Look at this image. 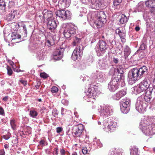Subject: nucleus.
I'll return each mask as SVG.
<instances>
[{
  "mask_svg": "<svg viewBox=\"0 0 155 155\" xmlns=\"http://www.w3.org/2000/svg\"><path fill=\"white\" fill-rule=\"evenodd\" d=\"M91 8L93 9H99L102 8L103 2L102 0H91Z\"/></svg>",
  "mask_w": 155,
  "mask_h": 155,
  "instance_id": "21",
  "label": "nucleus"
},
{
  "mask_svg": "<svg viewBox=\"0 0 155 155\" xmlns=\"http://www.w3.org/2000/svg\"><path fill=\"white\" fill-rule=\"evenodd\" d=\"M107 120L105 119L103 121V123L104 127L103 129L106 132L110 131V132L114 131L116 129L117 126V123L115 122L111 121V118H107Z\"/></svg>",
  "mask_w": 155,
  "mask_h": 155,
  "instance_id": "7",
  "label": "nucleus"
},
{
  "mask_svg": "<svg viewBox=\"0 0 155 155\" xmlns=\"http://www.w3.org/2000/svg\"><path fill=\"white\" fill-rule=\"evenodd\" d=\"M52 115L54 117H55L58 114V112L56 109H54L52 110Z\"/></svg>",
  "mask_w": 155,
  "mask_h": 155,
  "instance_id": "43",
  "label": "nucleus"
},
{
  "mask_svg": "<svg viewBox=\"0 0 155 155\" xmlns=\"http://www.w3.org/2000/svg\"><path fill=\"white\" fill-rule=\"evenodd\" d=\"M61 103L64 105L67 106L68 105V101L65 99H63L61 101Z\"/></svg>",
  "mask_w": 155,
  "mask_h": 155,
  "instance_id": "54",
  "label": "nucleus"
},
{
  "mask_svg": "<svg viewBox=\"0 0 155 155\" xmlns=\"http://www.w3.org/2000/svg\"><path fill=\"white\" fill-rule=\"evenodd\" d=\"M150 12L152 15H155V6L152 8H150Z\"/></svg>",
  "mask_w": 155,
  "mask_h": 155,
  "instance_id": "45",
  "label": "nucleus"
},
{
  "mask_svg": "<svg viewBox=\"0 0 155 155\" xmlns=\"http://www.w3.org/2000/svg\"><path fill=\"white\" fill-rule=\"evenodd\" d=\"M10 124L13 130H15L16 129V121L14 119H12L10 120Z\"/></svg>",
  "mask_w": 155,
  "mask_h": 155,
  "instance_id": "38",
  "label": "nucleus"
},
{
  "mask_svg": "<svg viewBox=\"0 0 155 155\" xmlns=\"http://www.w3.org/2000/svg\"><path fill=\"white\" fill-rule=\"evenodd\" d=\"M113 62L116 63L117 64L118 62V61L117 58H114L113 59Z\"/></svg>",
  "mask_w": 155,
  "mask_h": 155,
  "instance_id": "62",
  "label": "nucleus"
},
{
  "mask_svg": "<svg viewBox=\"0 0 155 155\" xmlns=\"http://www.w3.org/2000/svg\"><path fill=\"white\" fill-rule=\"evenodd\" d=\"M146 47V45H145L144 43H143L141 45L139 48V49L140 50H144L145 49Z\"/></svg>",
  "mask_w": 155,
  "mask_h": 155,
  "instance_id": "52",
  "label": "nucleus"
},
{
  "mask_svg": "<svg viewBox=\"0 0 155 155\" xmlns=\"http://www.w3.org/2000/svg\"><path fill=\"white\" fill-rule=\"evenodd\" d=\"M16 11H14L13 13H12V11L11 13H10L9 14L6 15L7 19L8 21H9L12 20L15 17V15L13 14L14 12H16Z\"/></svg>",
  "mask_w": 155,
  "mask_h": 155,
  "instance_id": "37",
  "label": "nucleus"
},
{
  "mask_svg": "<svg viewBox=\"0 0 155 155\" xmlns=\"http://www.w3.org/2000/svg\"><path fill=\"white\" fill-rule=\"evenodd\" d=\"M54 44V41L51 39L47 40L45 41V45L50 47Z\"/></svg>",
  "mask_w": 155,
  "mask_h": 155,
  "instance_id": "41",
  "label": "nucleus"
},
{
  "mask_svg": "<svg viewBox=\"0 0 155 155\" xmlns=\"http://www.w3.org/2000/svg\"><path fill=\"white\" fill-rule=\"evenodd\" d=\"M59 5H61L63 8L68 7L69 6L70 3V0H59Z\"/></svg>",
  "mask_w": 155,
  "mask_h": 155,
  "instance_id": "28",
  "label": "nucleus"
},
{
  "mask_svg": "<svg viewBox=\"0 0 155 155\" xmlns=\"http://www.w3.org/2000/svg\"><path fill=\"white\" fill-rule=\"evenodd\" d=\"M131 50L130 48L127 46H126L124 49V54L125 59L128 57L131 53Z\"/></svg>",
  "mask_w": 155,
  "mask_h": 155,
  "instance_id": "34",
  "label": "nucleus"
},
{
  "mask_svg": "<svg viewBox=\"0 0 155 155\" xmlns=\"http://www.w3.org/2000/svg\"><path fill=\"white\" fill-rule=\"evenodd\" d=\"M62 128L61 127H58L56 128V132L57 133H59L62 131Z\"/></svg>",
  "mask_w": 155,
  "mask_h": 155,
  "instance_id": "58",
  "label": "nucleus"
},
{
  "mask_svg": "<svg viewBox=\"0 0 155 155\" xmlns=\"http://www.w3.org/2000/svg\"><path fill=\"white\" fill-rule=\"evenodd\" d=\"M122 2V0H114V5L115 6H117L119 5Z\"/></svg>",
  "mask_w": 155,
  "mask_h": 155,
  "instance_id": "47",
  "label": "nucleus"
},
{
  "mask_svg": "<svg viewBox=\"0 0 155 155\" xmlns=\"http://www.w3.org/2000/svg\"><path fill=\"white\" fill-rule=\"evenodd\" d=\"M37 15L38 17H39V18H40L41 20V22H44V21H45V18H44V15H43V16H42V15H40L38 16V15Z\"/></svg>",
  "mask_w": 155,
  "mask_h": 155,
  "instance_id": "57",
  "label": "nucleus"
},
{
  "mask_svg": "<svg viewBox=\"0 0 155 155\" xmlns=\"http://www.w3.org/2000/svg\"><path fill=\"white\" fill-rule=\"evenodd\" d=\"M2 138L5 140H8L11 137V134L8 133V134L5 135H3Z\"/></svg>",
  "mask_w": 155,
  "mask_h": 155,
  "instance_id": "44",
  "label": "nucleus"
},
{
  "mask_svg": "<svg viewBox=\"0 0 155 155\" xmlns=\"http://www.w3.org/2000/svg\"><path fill=\"white\" fill-rule=\"evenodd\" d=\"M119 21L120 24H125L127 21L128 18L124 14H123L121 15Z\"/></svg>",
  "mask_w": 155,
  "mask_h": 155,
  "instance_id": "33",
  "label": "nucleus"
},
{
  "mask_svg": "<svg viewBox=\"0 0 155 155\" xmlns=\"http://www.w3.org/2000/svg\"><path fill=\"white\" fill-rule=\"evenodd\" d=\"M96 51L98 56L103 55L106 52L108 48L106 42L102 40H100L97 44Z\"/></svg>",
  "mask_w": 155,
  "mask_h": 155,
  "instance_id": "8",
  "label": "nucleus"
},
{
  "mask_svg": "<svg viewBox=\"0 0 155 155\" xmlns=\"http://www.w3.org/2000/svg\"><path fill=\"white\" fill-rule=\"evenodd\" d=\"M21 38V36L17 34L16 32H13L12 33L11 38L12 42L14 43H17L19 41L18 40Z\"/></svg>",
  "mask_w": 155,
  "mask_h": 155,
  "instance_id": "26",
  "label": "nucleus"
},
{
  "mask_svg": "<svg viewBox=\"0 0 155 155\" xmlns=\"http://www.w3.org/2000/svg\"><path fill=\"white\" fill-rule=\"evenodd\" d=\"M38 115V113L35 110H31L29 111V115L32 118H36Z\"/></svg>",
  "mask_w": 155,
  "mask_h": 155,
  "instance_id": "39",
  "label": "nucleus"
},
{
  "mask_svg": "<svg viewBox=\"0 0 155 155\" xmlns=\"http://www.w3.org/2000/svg\"><path fill=\"white\" fill-rule=\"evenodd\" d=\"M116 32L118 34L121 39V41L123 42H125L126 41L125 34L124 32H122L119 29L117 28L116 30Z\"/></svg>",
  "mask_w": 155,
  "mask_h": 155,
  "instance_id": "29",
  "label": "nucleus"
},
{
  "mask_svg": "<svg viewBox=\"0 0 155 155\" xmlns=\"http://www.w3.org/2000/svg\"><path fill=\"white\" fill-rule=\"evenodd\" d=\"M106 16L104 11L94 12L88 14L87 18L90 24L94 28L101 27L106 22Z\"/></svg>",
  "mask_w": 155,
  "mask_h": 155,
  "instance_id": "1",
  "label": "nucleus"
},
{
  "mask_svg": "<svg viewBox=\"0 0 155 155\" xmlns=\"http://www.w3.org/2000/svg\"><path fill=\"white\" fill-rule=\"evenodd\" d=\"M60 153L62 155H64L65 154V151L64 149L60 150Z\"/></svg>",
  "mask_w": 155,
  "mask_h": 155,
  "instance_id": "59",
  "label": "nucleus"
},
{
  "mask_svg": "<svg viewBox=\"0 0 155 155\" xmlns=\"http://www.w3.org/2000/svg\"><path fill=\"white\" fill-rule=\"evenodd\" d=\"M8 99V96H5L3 98V100L4 101H6Z\"/></svg>",
  "mask_w": 155,
  "mask_h": 155,
  "instance_id": "64",
  "label": "nucleus"
},
{
  "mask_svg": "<svg viewBox=\"0 0 155 155\" xmlns=\"http://www.w3.org/2000/svg\"><path fill=\"white\" fill-rule=\"evenodd\" d=\"M5 3L4 0H0V14H3L5 11Z\"/></svg>",
  "mask_w": 155,
  "mask_h": 155,
  "instance_id": "30",
  "label": "nucleus"
},
{
  "mask_svg": "<svg viewBox=\"0 0 155 155\" xmlns=\"http://www.w3.org/2000/svg\"><path fill=\"white\" fill-rule=\"evenodd\" d=\"M36 58L39 60H43L45 57V53L43 49L38 50L36 54Z\"/></svg>",
  "mask_w": 155,
  "mask_h": 155,
  "instance_id": "25",
  "label": "nucleus"
},
{
  "mask_svg": "<svg viewBox=\"0 0 155 155\" xmlns=\"http://www.w3.org/2000/svg\"><path fill=\"white\" fill-rule=\"evenodd\" d=\"M42 13L44 15V17L47 20V21L53 18V12L51 11L45 9L43 11Z\"/></svg>",
  "mask_w": 155,
  "mask_h": 155,
  "instance_id": "24",
  "label": "nucleus"
},
{
  "mask_svg": "<svg viewBox=\"0 0 155 155\" xmlns=\"http://www.w3.org/2000/svg\"><path fill=\"white\" fill-rule=\"evenodd\" d=\"M124 69L121 65H118L117 67L116 71L117 72L114 74L113 76L118 77L120 79V81L121 82V86L124 87L125 85V83L124 81V76L123 74L124 72Z\"/></svg>",
  "mask_w": 155,
  "mask_h": 155,
  "instance_id": "12",
  "label": "nucleus"
},
{
  "mask_svg": "<svg viewBox=\"0 0 155 155\" xmlns=\"http://www.w3.org/2000/svg\"><path fill=\"white\" fill-rule=\"evenodd\" d=\"M84 129V126L82 124H79L74 127L72 134L75 137H80Z\"/></svg>",
  "mask_w": 155,
  "mask_h": 155,
  "instance_id": "16",
  "label": "nucleus"
},
{
  "mask_svg": "<svg viewBox=\"0 0 155 155\" xmlns=\"http://www.w3.org/2000/svg\"><path fill=\"white\" fill-rule=\"evenodd\" d=\"M0 115L3 116L5 115L4 110L2 107H0Z\"/></svg>",
  "mask_w": 155,
  "mask_h": 155,
  "instance_id": "55",
  "label": "nucleus"
},
{
  "mask_svg": "<svg viewBox=\"0 0 155 155\" xmlns=\"http://www.w3.org/2000/svg\"><path fill=\"white\" fill-rule=\"evenodd\" d=\"M73 42L72 43V45L73 46H75L79 43L81 41V39L80 38H78V36H76L73 37Z\"/></svg>",
  "mask_w": 155,
  "mask_h": 155,
  "instance_id": "35",
  "label": "nucleus"
},
{
  "mask_svg": "<svg viewBox=\"0 0 155 155\" xmlns=\"http://www.w3.org/2000/svg\"><path fill=\"white\" fill-rule=\"evenodd\" d=\"M147 67L143 66L140 68H134L130 70L128 73V83L132 85L135 83L137 80L143 77L144 75L147 74Z\"/></svg>",
  "mask_w": 155,
  "mask_h": 155,
  "instance_id": "2",
  "label": "nucleus"
},
{
  "mask_svg": "<svg viewBox=\"0 0 155 155\" xmlns=\"http://www.w3.org/2000/svg\"><path fill=\"white\" fill-rule=\"evenodd\" d=\"M8 61L9 64H10V65L11 66H12L13 68H14V62L12 61L11 60Z\"/></svg>",
  "mask_w": 155,
  "mask_h": 155,
  "instance_id": "61",
  "label": "nucleus"
},
{
  "mask_svg": "<svg viewBox=\"0 0 155 155\" xmlns=\"http://www.w3.org/2000/svg\"><path fill=\"white\" fill-rule=\"evenodd\" d=\"M139 127L146 135H152L155 134V117L141 120Z\"/></svg>",
  "mask_w": 155,
  "mask_h": 155,
  "instance_id": "3",
  "label": "nucleus"
},
{
  "mask_svg": "<svg viewBox=\"0 0 155 155\" xmlns=\"http://www.w3.org/2000/svg\"><path fill=\"white\" fill-rule=\"evenodd\" d=\"M77 28L76 26L71 25L67 24V27L64 30V35L66 38H69L74 35L76 33V29Z\"/></svg>",
  "mask_w": 155,
  "mask_h": 155,
  "instance_id": "13",
  "label": "nucleus"
},
{
  "mask_svg": "<svg viewBox=\"0 0 155 155\" xmlns=\"http://www.w3.org/2000/svg\"><path fill=\"white\" fill-rule=\"evenodd\" d=\"M91 0H80V1L82 3L84 4H88L91 3Z\"/></svg>",
  "mask_w": 155,
  "mask_h": 155,
  "instance_id": "48",
  "label": "nucleus"
},
{
  "mask_svg": "<svg viewBox=\"0 0 155 155\" xmlns=\"http://www.w3.org/2000/svg\"><path fill=\"white\" fill-rule=\"evenodd\" d=\"M94 144L98 148L102 147V143L99 140L94 139L93 141Z\"/></svg>",
  "mask_w": 155,
  "mask_h": 155,
  "instance_id": "36",
  "label": "nucleus"
},
{
  "mask_svg": "<svg viewBox=\"0 0 155 155\" xmlns=\"http://www.w3.org/2000/svg\"><path fill=\"white\" fill-rule=\"evenodd\" d=\"M83 50L84 47L82 45H77L72 54L71 59L74 61L80 59L82 56Z\"/></svg>",
  "mask_w": 155,
  "mask_h": 155,
  "instance_id": "11",
  "label": "nucleus"
},
{
  "mask_svg": "<svg viewBox=\"0 0 155 155\" xmlns=\"http://www.w3.org/2000/svg\"><path fill=\"white\" fill-rule=\"evenodd\" d=\"M98 112L100 116L104 119L113 114V108L108 105L104 104L100 106Z\"/></svg>",
  "mask_w": 155,
  "mask_h": 155,
  "instance_id": "5",
  "label": "nucleus"
},
{
  "mask_svg": "<svg viewBox=\"0 0 155 155\" xmlns=\"http://www.w3.org/2000/svg\"><path fill=\"white\" fill-rule=\"evenodd\" d=\"M97 87L94 85H91L89 87L86 95L84 98L87 102H91L93 104L95 101V97L97 95L96 90Z\"/></svg>",
  "mask_w": 155,
  "mask_h": 155,
  "instance_id": "4",
  "label": "nucleus"
},
{
  "mask_svg": "<svg viewBox=\"0 0 155 155\" xmlns=\"http://www.w3.org/2000/svg\"><path fill=\"white\" fill-rule=\"evenodd\" d=\"M141 98L138 97L136 104V108L140 113H142L147 106V104L142 100Z\"/></svg>",
  "mask_w": 155,
  "mask_h": 155,
  "instance_id": "15",
  "label": "nucleus"
},
{
  "mask_svg": "<svg viewBox=\"0 0 155 155\" xmlns=\"http://www.w3.org/2000/svg\"><path fill=\"white\" fill-rule=\"evenodd\" d=\"M130 155H139L140 152L138 148L135 146H131L130 149Z\"/></svg>",
  "mask_w": 155,
  "mask_h": 155,
  "instance_id": "27",
  "label": "nucleus"
},
{
  "mask_svg": "<svg viewBox=\"0 0 155 155\" xmlns=\"http://www.w3.org/2000/svg\"><path fill=\"white\" fill-rule=\"evenodd\" d=\"M126 93L127 92L125 90H121L118 91L116 94L113 95L112 97L114 100H119L122 97L125 96Z\"/></svg>",
  "mask_w": 155,
  "mask_h": 155,
  "instance_id": "23",
  "label": "nucleus"
},
{
  "mask_svg": "<svg viewBox=\"0 0 155 155\" xmlns=\"http://www.w3.org/2000/svg\"><path fill=\"white\" fill-rule=\"evenodd\" d=\"M18 25L19 27H23V30L24 33V37H26L27 35V31L25 25L24 24L23 22H19L18 23Z\"/></svg>",
  "mask_w": 155,
  "mask_h": 155,
  "instance_id": "31",
  "label": "nucleus"
},
{
  "mask_svg": "<svg viewBox=\"0 0 155 155\" xmlns=\"http://www.w3.org/2000/svg\"><path fill=\"white\" fill-rule=\"evenodd\" d=\"M148 12L147 11H145L144 12L143 15V17L145 19H147L148 17Z\"/></svg>",
  "mask_w": 155,
  "mask_h": 155,
  "instance_id": "53",
  "label": "nucleus"
},
{
  "mask_svg": "<svg viewBox=\"0 0 155 155\" xmlns=\"http://www.w3.org/2000/svg\"><path fill=\"white\" fill-rule=\"evenodd\" d=\"M130 100L127 97L124 98L120 102V110L124 114H127L130 110Z\"/></svg>",
  "mask_w": 155,
  "mask_h": 155,
  "instance_id": "10",
  "label": "nucleus"
},
{
  "mask_svg": "<svg viewBox=\"0 0 155 155\" xmlns=\"http://www.w3.org/2000/svg\"><path fill=\"white\" fill-rule=\"evenodd\" d=\"M65 48L59 47L56 49L53 53L54 59L58 60L62 58L63 55V52Z\"/></svg>",
  "mask_w": 155,
  "mask_h": 155,
  "instance_id": "18",
  "label": "nucleus"
},
{
  "mask_svg": "<svg viewBox=\"0 0 155 155\" xmlns=\"http://www.w3.org/2000/svg\"><path fill=\"white\" fill-rule=\"evenodd\" d=\"M153 90L152 88H149V90L146 91L145 94L142 95L139 97L141 98L142 100L145 102H149L152 97V94Z\"/></svg>",
  "mask_w": 155,
  "mask_h": 155,
  "instance_id": "17",
  "label": "nucleus"
},
{
  "mask_svg": "<svg viewBox=\"0 0 155 155\" xmlns=\"http://www.w3.org/2000/svg\"><path fill=\"white\" fill-rule=\"evenodd\" d=\"M97 66L101 70H105L109 68L108 64L103 59L99 60L97 61Z\"/></svg>",
  "mask_w": 155,
  "mask_h": 155,
  "instance_id": "22",
  "label": "nucleus"
},
{
  "mask_svg": "<svg viewBox=\"0 0 155 155\" xmlns=\"http://www.w3.org/2000/svg\"><path fill=\"white\" fill-rule=\"evenodd\" d=\"M113 76L110 82L108 84V88L110 91L114 92L118 88L119 85L121 84L120 79L118 77Z\"/></svg>",
  "mask_w": 155,
  "mask_h": 155,
  "instance_id": "9",
  "label": "nucleus"
},
{
  "mask_svg": "<svg viewBox=\"0 0 155 155\" xmlns=\"http://www.w3.org/2000/svg\"><path fill=\"white\" fill-rule=\"evenodd\" d=\"M6 69L7 71V74L8 75L11 76L12 75L13 71L11 67L8 66H7Z\"/></svg>",
  "mask_w": 155,
  "mask_h": 155,
  "instance_id": "42",
  "label": "nucleus"
},
{
  "mask_svg": "<svg viewBox=\"0 0 155 155\" xmlns=\"http://www.w3.org/2000/svg\"><path fill=\"white\" fill-rule=\"evenodd\" d=\"M19 81L23 84L24 86H26L27 84V81L26 80H19Z\"/></svg>",
  "mask_w": 155,
  "mask_h": 155,
  "instance_id": "51",
  "label": "nucleus"
},
{
  "mask_svg": "<svg viewBox=\"0 0 155 155\" xmlns=\"http://www.w3.org/2000/svg\"><path fill=\"white\" fill-rule=\"evenodd\" d=\"M47 24L48 28L51 31H53L56 29L57 25L58 24V21L55 20L53 18L48 20Z\"/></svg>",
  "mask_w": 155,
  "mask_h": 155,
  "instance_id": "20",
  "label": "nucleus"
},
{
  "mask_svg": "<svg viewBox=\"0 0 155 155\" xmlns=\"http://www.w3.org/2000/svg\"><path fill=\"white\" fill-rule=\"evenodd\" d=\"M88 150L86 147H83V148L82 149V152L84 154H86L88 153Z\"/></svg>",
  "mask_w": 155,
  "mask_h": 155,
  "instance_id": "46",
  "label": "nucleus"
},
{
  "mask_svg": "<svg viewBox=\"0 0 155 155\" xmlns=\"http://www.w3.org/2000/svg\"><path fill=\"white\" fill-rule=\"evenodd\" d=\"M58 91V88L55 86L53 87L51 89V91L52 93H56Z\"/></svg>",
  "mask_w": 155,
  "mask_h": 155,
  "instance_id": "49",
  "label": "nucleus"
},
{
  "mask_svg": "<svg viewBox=\"0 0 155 155\" xmlns=\"http://www.w3.org/2000/svg\"><path fill=\"white\" fill-rule=\"evenodd\" d=\"M57 17H58L62 20L68 19L71 18V14L69 11H65L63 9L58 10L55 12Z\"/></svg>",
  "mask_w": 155,
  "mask_h": 155,
  "instance_id": "14",
  "label": "nucleus"
},
{
  "mask_svg": "<svg viewBox=\"0 0 155 155\" xmlns=\"http://www.w3.org/2000/svg\"><path fill=\"white\" fill-rule=\"evenodd\" d=\"M58 147H55L54 149V150L53 152V155H57L58 154Z\"/></svg>",
  "mask_w": 155,
  "mask_h": 155,
  "instance_id": "56",
  "label": "nucleus"
},
{
  "mask_svg": "<svg viewBox=\"0 0 155 155\" xmlns=\"http://www.w3.org/2000/svg\"><path fill=\"white\" fill-rule=\"evenodd\" d=\"M144 4L142 2L139 3L137 8L138 12L143 11L144 10Z\"/></svg>",
  "mask_w": 155,
  "mask_h": 155,
  "instance_id": "40",
  "label": "nucleus"
},
{
  "mask_svg": "<svg viewBox=\"0 0 155 155\" xmlns=\"http://www.w3.org/2000/svg\"><path fill=\"white\" fill-rule=\"evenodd\" d=\"M92 77L96 79L100 82H103L105 78V74L101 72L96 71H94L91 74Z\"/></svg>",
  "mask_w": 155,
  "mask_h": 155,
  "instance_id": "19",
  "label": "nucleus"
},
{
  "mask_svg": "<svg viewBox=\"0 0 155 155\" xmlns=\"http://www.w3.org/2000/svg\"><path fill=\"white\" fill-rule=\"evenodd\" d=\"M40 75L41 78H46L48 77V75L45 72L41 73Z\"/></svg>",
  "mask_w": 155,
  "mask_h": 155,
  "instance_id": "50",
  "label": "nucleus"
},
{
  "mask_svg": "<svg viewBox=\"0 0 155 155\" xmlns=\"http://www.w3.org/2000/svg\"><path fill=\"white\" fill-rule=\"evenodd\" d=\"M45 141L43 140H41L40 142V144H41V145H42L43 146H45Z\"/></svg>",
  "mask_w": 155,
  "mask_h": 155,
  "instance_id": "63",
  "label": "nucleus"
},
{
  "mask_svg": "<svg viewBox=\"0 0 155 155\" xmlns=\"http://www.w3.org/2000/svg\"><path fill=\"white\" fill-rule=\"evenodd\" d=\"M5 152L3 149L0 150V155H5Z\"/></svg>",
  "mask_w": 155,
  "mask_h": 155,
  "instance_id": "60",
  "label": "nucleus"
},
{
  "mask_svg": "<svg viewBox=\"0 0 155 155\" xmlns=\"http://www.w3.org/2000/svg\"><path fill=\"white\" fill-rule=\"evenodd\" d=\"M146 6L151 8L155 6V0H148L145 2Z\"/></svg>",
  "mask_w": 155,
  "mask_h": 155,
  "instance_id": "32",
  "label": "nucleus"
},
{
  "mask_svg": "<svg viewBox=\"0 0 155 155\" xmlns=\"http://www.w3.org/2000/svg\"><path fill=\"white\" fill-rule=\"evenodd\" d=\"M150 84L146 80H144L137 86L134 87L133 93L137 95L145 92L149 86Z\"/></svg>",
  "mask_w": 155,
  "mask_h": 155,
  "instance_id": "6",
  "label": "nucleus"
}]
</instances>
